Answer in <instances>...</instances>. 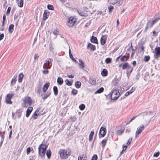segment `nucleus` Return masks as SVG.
Here are the masks:
<instances>
[{
	"mask_svg": "<svg viewBox=\"0 0 160 160\" xmlns=\"http://www.w3.org/2000/svg\"><path fill=\"white\" fill-rule=\"evenodd\" d=\"M59 153L61 158L66 159L71 154L70 150L68 149H61L59 150Z\"/></svg>",
	"mask_w": 160,
	"mask_h": 160,
	"instance_id": "f257e3e1",
	"label": "nucleus"
},
{
	"mask_svg": "<svg viewBox=\"0 0 160 160\" xmlns=\"http://www.w3.org/2000/svg\"><path fill=\"white\" fill-rule=\"evenodd\" d=\"M47 146L44 144H41L38 147V153L41 157H44L45 156L46 150Z\"/></svg>",
	"mask_w": 160,
	"mask_h": 160,
	"instance_id": "f03ea898",
	"label": "nucleus"
},
{
	"mask_svg": "<svg viewBox=\"0 0 160 160\" xmlns=\"http://www.w3.org/2000/svg\"><path fill=\"white\" fill-rule=\"evenodd\" d=\"M53 60L52 58H47V59L45 61L43 66V69H50L51 68V65H50V64L52 62Z\"/></svg>",
	"mask_w": 160,
	"mask_h": 160,
	"instance_id": "7ed1b4c3",
	"label": "nucleus"
},
{
	"mask_svg": "<svg viewBox=\"0 0 160 160\" xmlns=\"http://www.w3.org/2000/svg\"><path fill=\"white\" fill-rule=\"evenodd\" d=\"M159 19H160V17L158 18H157L153 21L149 20L148 21L145 27L144 30L146 32L148 28H151L153 25Z\"/></svg>",
	"mask_w": 160,
	"mask_h": 160,
	"instance_id": "20e7f679",
	"label": "nucleus"
},
{
	"mask_svg": "<svg viewBox=\"0 0 160 160\" xmlns=\"http://www.w3.org/2000/svg\"><path fill=\"white\" fill-rule=\"evenodd\" d=\"M32 100L29 97H26L23 100L22 106L24 107H27L31 105Z\"/></svg>",
	"mask_w": 160,
	"mask_h": 160,
	"instance_id": "39448f33",
	"label": "nucleus"
},
{
	"mask_svg": "<svg viewBox=\"0 0 160 160\" xmlns=\"http://www.w3.org/2000/svg\"><path fill=\"white\" fill-rule=\"evenodd\" d=\"M120 95L119 92L116 90H113L110 95L111 98L112 100H116L118 99Z\"/></svg>",
	"mask_w": 160,
	"mask_h": 160,
	"instance_id": "423d86ee",
	"label": "nucleus"
},
{
	"mask_svg": "<svg viewBox=\"0 0 160 160\" xmlns=\"http://www.w3.org/2000/svg\"><path fill=\"white\" fill-rule=\"evenodd\" d=\"M14 93H9L7 94L5 97V102L7 104H12V102L11 101V98L14 96Z\"/></svg>",
	"mask_w": 160,
	"mask_h": 160,
	"instance_id": "0eeeda50",
	"label": "nucleus"
},
{
	"mask_svg": "<svg viewBox=\"0 0 160 160\" xmlns=\"http://www.w3.org/2000/svg\"><path fill=\"white\" fill-rule=\"evenodd\" d=\"M145 127L143 125H141L137 128V130L135 132V138H136L141 133L142 131L144 130Z\"/></svg>",
	"mask_w": 160,
	"mask_h": 160,
	"instance_id": "6e6552de",
	"label": "nucleus"
},
{
	"mask_svg": "<svg viewBox=\"0 0 160 160\" xmlns=\"http://www.w3.org/2000/svg\"><path fill=\"white\" fill-rule=\"evenodd\" d=\"M76 18L72 17H70L68 21L67 25L69 27H72L76 22Z\"/></svg>",
	"mask_w": 160,
	"mask_h": 160,
	"instance_id": "1a4fd4ad",
	"label": "nucleus"
},
{
	"mask_svg": "<svg viewBox=\"0 0 160 160\" xmlns=\"http://www.w3.org/2000/svg\"><path fill=\"white\" fill-rule=\"evenodd\" d=\"M154 57L155 58L158 59L160 57V47H156L154 52Z\"/></svg>",
	"mask_w": 160,
	"mask_h": 160,
	"instance_id": "9d476101",
	"label": "nucleus"
},
{
	"mask_svg": "<svg viewBox=\"0 0 160 160\" xmlns=\"http://www.w3.org/2000/svg\"><path fill=\"white\" fill-rule=\"evenodd\" d=\"M40 110V108H38L35 112L34 113L32 117L34 119H37L38 117L41 115V113L39 112Z\"/></svg>",
	"mask_w": 160,
	"mask_h": 160,
	"instance_id": "9b49d317",
	"label": "nucleus"
},
{
	"mask_svg": "<svg viewBox=\"0 0 160 160\" xmlns=\"http://www.w3.org/2000/svg\"><path fill=\"white\" fill-rule=\"evenodd\" d=\"M106 133V129L105 128L102 127L101 128L99 132V134L101 135L102 137L105 136Z\"/></svg>",
	"mask_w": 160,
	"mask_h": 160,
	"instance_id": "f8f14e48",
	"label": "nucleus"
},
{
	"mask_svg": "<svg viewBox=\"0 0 160 160\" xmlns=\"http://www.w3.org/2000/svg\"><path fill=\"white\" fill-rule=\"evenodd\" d=\"M107 38V35H102L100 39V43L101 45H104L106 42V41Z\"/></svg>",
	"mask_w": 160,
	"mask_h": 160,
	"instance_id": "ddd939ff",
	"label": "nucleus"
},
{
	"mask_svg": "<svg viewBox=\"0 0 160 160\" xmlns=\"http://www.w3.org/2000/svg\"><path fill=\"white\" fill-rule=\"evenodd\" d=\"M135 90V88H134L132 87V89L130 90L129 91L127 92L125 94L124 96H123V97H122L121 98V99H124L125 98V97L128 96L130 94L132 93Z\"/></svg>",
	"mask_w": 160,
	"mask_h": 160,
	"instance_id": "4468645a",
	"label": "nucleus"
},
{
	"mask_svg": "<svg viewBox=\"0 0 160 160\" xmlns=\"http://www.w3.org/2000/svg\"><path fill=\"white\" fill-rule=\"evenodd\" d=\"M130 64L128 62H125L123 64H121L119 65V68L122 67V69L124 70L127 69Z\"/></svg>",
	"mask_w": 160,
	"mask_h": 160,
	"instance_id": "2eb2a0df",
	"label": "nucleus"
},
{
	"mask_svg": "<svg viewBox=\"0 0 160 160\" xmlns=\"http://www.w3.org/2000/svg\"><path fill=\"white\" fill-rule=\"evenodd\" d=\"M87 48L89 49L91 51H94L96 49V47L95 45L92 44L91 43H89L88 45Z\"/></svg>",
	"mask_w": 160,
	"mask_h": 160,
	"instance_id": "dca6fc26",
	"label": "nucleus"
},
{
	"mask_svg": "<svg viewBox=\"0 0 160 160\" xmlns=\"http://www.w3.org/2000/svg\"><path fill=\"white\" fill-rule=\"evenodd\" d=\"M32 109L33 108L31 107H30L28 108L26 111V115L27 117H28L29 116L30 114L32 112Z\"/></svg>",
	"mask_w": 160,
	"mask_h": 160,
	"instance_id": "f3484780",
	"label": "nucleus"
},
{
	"mask_svg": "<svg viewBox=\"0 0 160 160\" xmlns=\"http://www.w3.org/2000/svg\"><path fill=\"white\" fill-rule=\"evenodd\" d=\"M49 86L50 83L49 82H47L44 85L42 88L43 92H46Z\"/></svg>",
	"mask_w": 160,
	"mask_h": 160,
	"instance_id": "a211bd4d",
	"label": "nucleus"
},
{
	"mask_svg": "<svg viewBox=\"0 0 160 160\" xmlns=\"http://www.w3.org/2000/svg\"><path fill=\"white\" fill-rule=\"evenodd\" d=\"M127 69V75L130 74L132 72L133 69V68L131 67L130 65L128 66Z\"/></svg>",
	"mask_w": 160,
	"mask_h": 160,
	"instance_id": "6ab92c4d",
	"label": "nucleus"
},
{
	"mask_svg": "<svg viewBox=\"0 0 160 160\" xmlns=\"http://www.w3.org/2000/svg\"><path fill=\"white\" fill-rule=\"evenodd\" d=\"M78 13L79 14L82 16H86L88 15V14L87 12V11H78Z\"/></svg>",
	"mask_w": 160,
	"mask_h": 160,
	"instance_id": "aec40b11",
	"label": "nucleus"
},
{
	"mask_svg": "<svg viewBox=\"0 0 160 160\" xmlns=\"http://www.w3.org/2000/svg\"><path fill=\"white\" fill-rule=\"evenodd\" d=\"M16 1L18 6L20 8L22 7L23 4V0H16Z\"/></svg>",
	"mask_w": 160,
	"mask_h": 160,
	"instance_id": "412c9836",
	"label": "nucleus"
},
{
	"mask_svg": "<svg viewBox=\"0 0 160 160\" xmlns=\"http://www.w3.org/2000/svg\"><path fill=\"white\" fill-rule=\"evenodd\" d=\"M91 42L93 43H98V40L97 38L93 36H92L91 39Z\"/></svg>",
	"mask_w": 160,
	"mask_h": 160,
	"instance_id": "4be33fe9",
	"label": "nucleus"
},
{
	"mask_svg": "<svg viewBox=\"0 0 160 160\" xmlns=\"http://www.w3.org/2000/svg\"><path fill=\"white\" fill-rule=\"evenodd\" d=\"M51 93L50 92H48L47 93L44 95V96H43L42 94L41 95L42 96V98L43 100H45L48 97H49Z\"/></svg>",
	"mask_w": 160,
	"mask_h": 160,
	"instance_id": "5701e85b",
	"label": "nucleus"
},
{
	"mask_svg": "<svg viewBox=\"0 0 160 160\" xmlns=\"http://www.w3.org/2000/svg\"><path fill=\"white\" fill-rule=\"evenodd\" d=\"M17 77V75H15L13 77V78L12 79L11 82V85L12 86L14 85L16 83V78Z\"/></svg>",
	"mask_w": 160,
	"mask_h": 160,
	"instance_id": "b1692460",
	"label": "nucleus"
},
{
	"mask_svg": "<svg viewBox=\"0 0 160 160\" xmlns=\"http://www.w3.org/2000/svg\"><path fill=\"white\" fill-rule=\"evenodd\" d=\"M62 78L61 77H58L57 79V82L59 85H62L63 83Z\"/></svg>",
	"mask_w": 160,
	"mask_h": 160,
	"instance_id": "393cba45",
	"label": "nucleus"
},
{
	"mask_svg": "<svg viewBox=\"0 0 160 160\" xmlns=\"http://www.w3.org/2000/svg\"><path fill=\"white\" fill-rule=\"evenodd\" d=\"M14 25L12 24L10 25L9 27L8 31L10 33H11L13 31Z\"/></svg>",
	"mask_w": 160,
	"mask_h": 160,
	"instance_id": "a878e982",
	"label": "nucleus"
},
{
	"mask_svg": "<svg viewBox=\"0 0 160 160\" xmlns=\"http://www.w3.org/2000/svg\"><path fill=\"white\" fill-rule=\"evenodd\" d=\"M69 53L70 58L71 59H72V60H73V61H74L75 63H77V62L76 60L75 59V58H73L72 54L71 52V50L70 48L69 49Z\"/></svg>",
	"mask_w": 160,
	"mask_h": 160,
	"instance_id": "bb28decb",
	"label": "nucleus"
},
{
	"mask_svg": "<svg viewBox=\"0 0 160 160\" xmlns=\"http://www.w3.org/2000/svg\"><path fill=\"white\" fill-rule=\"evenodd\" d=\"M23 77V75L22 73H20L18 76V82L20 83L21 82L22 80V78Z\"/></svg>",
	"mask_w": 160,
	"mask_h": 160,
	"instance_id": "cd10ccee",
	"label": "nucleus"
},
{
	"mask_svg": "<svg viewBox=\"0 0 160 160\" xmlns=\"http://www.w3.org/2000/svg\"><path fill=\"white\" fill-rule=\"evenodd\" d=\"M79 61L80 62L79 64V65L80 66V68H81L82 69H83L85 67L84 63L83 62L82 60L81 59H79Z\"/></svg>",
	"mask_w": 160,
	"mask_h": 160,
	"instance_id": "c85d7f7f",
	"label": "nucleus"
},
{
	"mask_svg": "<svg viewBox=\"0 0 160 160\" xmlns=\"http://www.w3.org/2000/svg\"><path fill=\"white\" fill-rule=\"evenodd\" d=\"M104 88L102 87H101L96 92H95V94H96L97 93H100L103 92Z\"/></svg>",
	"mask_w": 160,
	"mask_h": 160,
	"instance_id": "c756f323",
	"label": "nucleus"
},
{
	"mask_svg": "<svg viewBox=\"0 0 160 160\" xmlns=\"http://www.w3.org/2000/svg\"><path fill=\"white\" fill-rule=\"evenodd\" d=\"M0 136L1 137V142H0V145L2 144L4 138V134L2 132H0Z\"/></svg>",
	"mask_w": 160,
	"mask_h": 160,
	"instance_id": "7c9ffc66",
	"label": "nucleus"
},
{
	"mask_svg": "<svg viewBox=\"0 0 160 160\" xmlns=\"http://www.w3.org/2000/svg\"><path fill=\"white\" fill-rule=\"evenodd\" d=\"M75 85L77 88H79L80 87L81 83L80 81H77L75 82Z\"/></svg>",
	"mask_w": 160,
	"mask_h": 160,
	"instance_id": "2f4dec72",
	"label": "nucleus"
},
{
	"mask_svg": "<svg viewBox=\"0 0 160 160\" xmlns=\"http://www.w3.org/2000/svg\"><path fill=\"white\" fill-rule=\"evenodd\" d=\"M48 13L47 12H46V11H45L44 12L43 14V20L44 21H45L48 18V16L47 15Z\"/></svg>",
	"mask_w": 160,
	"mask_h": 160,
	"instance_id": "473e14b6",
	"label": "nucleus"
},
{
	"mask_svg": "<svg viewBox=\"0 0 160 160\" xmlns=\"http://www.w3.org/2000/svg\"><path fill=\"white\" fill-rule=\"evenodd\" d=\"M53 90L54 91V94L55 96H57L58 94V89L56 86H54L53 88Z\"/></svg>",
	"mask_w": 160,
	"mask_h": 160,
	"instance_id": "72a5a7b5",
	"label": "nucleus"
},
{
	"mask_svg": "<svg viewBox=\"0 0 160 160\" xmlns=\"http://www.w3.org/2000/svg\"><path fill=\"white\" fill-rule=\"evenodd\" d=\"M94 134V132L93 131H92L90 132V133L89 135V141H91L92 140Z\"/></svg>",
	"mask_w": 160,
	"mask_h": 160,
	"instance_id": "f704fd0d",
	"label": "nucleus"
},
{
	"mask_svg": "<svg viewBox=\"0 0 160 160\" xmlns=\"http://www.w3.org/2000/svg\"><path fill=\"white\" fill-rule=\"evenodd\" d=\"M42 85L39 83L38 85V89L37 91V93H38L39 94H40V92H41V88L42 87Z\"/></svg>",
	"mask_w": 160,
	"mask_h": 160,
	"instance_id": "c9c22d12",
	"label": "nucleus"
},
{
	"mask_svg": "<svg viewBox=\"0 0 160 160\" xmlns=\"http://www.w3.org/2000/svg\"><path fill=\"white\" fill-rule=\"evenodd\" d=\"M107 71L105 69H103L101 72L102 75L103 76H106L107 75Z\"/></svg>",
	"mask_w": 160,
	"mask_h": 160,
	"instance_id": "e433bc0d",
	"label": "nucleus"
},
{
	"mask_svg": "<svg viewBox=\"0 0 160 160\" xmlns=\"http://www.w3.org/2000/svg\"><path fill=\"white\" fill-rule=\"evenodd\" d=\"M120 59L121 61L125 62L127 61L128 59L127 56L124 55L121 57Z\"/></svg>",
	"mask_w": 160,
	"mask_h": 160,
	"instance_id": "4c0bfd02",
	"label": "nucleus"
},
{
	"mask_svg": "<svg viewBox=\"0 0 160 160\" xmlns=\"http://www.w3.org/2000/svg\"><path fill=\"white\" fill-rule=\"evenodd\" d=\"M87 157L83 155L82 157L79 156L78 158V160H86Z\"/></svg>",
	"mask_w": 160,
	"mask_h": 160,
	"instance_id": "58836bf2",
	"label": "nucleus"
},
{
	"mask_svg": "<svg viewBox=\"0 0 160 160\" xmlns=\"http://www.w3.org/2000/svg\"><path fill=\"white\" fill-rule=\"evenodd\" d=\"M107 139H104L103 140L102 142V148H104L105 146L107 141Z\"/></svg>",
	"mask_w": 160,
	"mask_h": 160,
	"instance_id": "ea45409f",
	"label": "nucleus"
},
{
	"mask_svg": "<svg viewBox=\"0 0 160 160\" xmlns=\"http://www.w3.org/2000/svg\"><path fill=\"white\" fill-rule=\"evenodd\" d=\"M46 155L48 159L50 158L51 155V152L50 150H47L46 152Z\"/></svg>",
	"mask_w": 160,
	"mask_h": 160,
	"instance_id": "a19ab883",
	"label": "nucleus"
},
{
	"mask_svg": "<svg viewBox=\"0 0 160 160\" xmlns=\"http://www.w3.org/2000/svg\"><path fill=\"white\" fill-rule=\"evenodd\" d=\"M119 82V80L118 79H114L112 81V84L114 86H116L118 83Z\"/></svg>",
	"mask_w": 160,
	"mask_h": 160,
	"instance_id": "79ce46f5",
	"label": "nucleus"
},
{
	"mask_svg": "<svg viewBox=\"0 0 160 160\" xmlns=\"http://www.w3.org/2000/svg\"><path fill=\"white\" fill-rule=\"evenodd\" d=\"M85 108V106L83 104H82L79 106V108L80 110H84Z\"/></svg>",
	"mask_w": 160,
	"mask_h": 160,
	"instance_id": "37998d69",
	"label": "nucleus"
},
{
	"mask_svg": "<svg viewBox=\"0 0 160 160\" xmlns=\"http://www.w3.org/2000/svg\"><path fill=\"white\" fill-rule=\"evenodd\" d=\"M65 82L67 85L68 86H71L72 84V83L68 79H67L65 81Z\"/></svg>",
	"mask_w": 160,
	"mask_h": 160,
	"instance_id": "c03bdc74",
	"label": "nucleus"
},
{
	"mask_svg": "<svg viewBox=\"0 0 160 160\" xmlns=\"http://www.w3.org/2000/svg\"><path fill=\"white\" fill-rule=\"evenodd\" d=\"M127 148V146H126L125 145H122V151L120 152L121 154H122L123 153V151H125L126 149Z\"/></svg>",
	"mask_w": 160,
	"mask_h": 160,
	"instance_id": "a18cd8bd",
	"label": "nucleus"
},
{
	"mask_svg": "<svg viewBox=\"0 0 160 160\" xmlns=\"http://www.w3.org/2000/svg\"><path fill=\"white\" fill-rule=\"evenodd\" d=\"M150 59V57L149 56H146L144 58V61L145 62H148Z\"/></svg>",
	"mask_w": 160,
	"mask_h": 160,
	"instance_id": "49530a36",
	"label": "nucleus"
},
{
	"mask_svg": "<svg viewBox=\"0 0 160 160\" xmlns=\"http://www.w3.org/2000/svg\"><path fill=\"white\" fill-rule=\"evenodd\" d=\"M48 8V9L51 10H53L54 8L52 5L48 4L47 6Z\"/></svg>",
	"mask_w": 160,
	"mask_h": 160,
	"instance_id": "de8ad7c7",
	"label": "nucleus"
},
{
	"mask_svg": "<svg viewBox=\"0 0 160 160\" xmlns=\"http://www.w3.org/2000/svg\"><path fill=\"white\" fill-rule=\"evenodd\" d=\"M123 132V130H120L118 131L117 134L118 135H120L122 134Z\"/></svg>",
	"mask_w": 160,
	"mask_h": 160,
	"instance_id": "09e8293b",
	"label": "nucleus"
},
{
	"mask_svg": "<svg viewBox=\"0 0 160 160\" xmlns=\"http://www.w3.org/2000/svg\"><path fill=\"white\" fill-rule=\"evenodd\" d=\"M78 91L76 89H73L72 91V95H75L77 94Z\"/></svg>",
	"mask_w": 160,
	"mask_h": 160,
	"instance_id": "8fccbe9b",
	"label": "nucleus"
},
{
	"mask_svg": "<svg viewBox=\"0 0 160 160\" xmlns=\"http://www.w3.org/2000/svg\"><path fill=\"white\" fill-rule=\"evenodd\" d=\"M108 9L109 10V12L111 13L112 12V10L114 8L113 6L110 5L108 7Z\"/></svg>",
	"mask_w": 160,
	"mask_h": 160,
	"instance_id": "3c124183",
	"label": "nucleus"
},
{
	"mask_svg": "<svg viewBox=\"0 0 160 160\" xmlns=\"http://www.w3.org/2000/svg\"><path fill=\"white\" fill-rule=\"evenodd\" d=\"M132 138H129V139H128V142H127V143H126V145H127L126 146H128L130 144L131 142L132 141Z\"/></svg>",
	"mask_w": 160,
	"mask_h": 160,
	"instance_id": "603ef678",
	"label": "nucleus"
},
{
	"mask_svg": "<svg viewBox=\"0 0 160 160\" xmlns=\"http://www.w3.org/2000/svg\"><path fill=\"white\" fill-rule=\"evenodd\" d=\"M6 18V16L4 14L3 16V20L2 22V25L4 26V22H5Z\"/></svg>",
	"mask_w": 160,
	"mask_h": 160,
	"instance_id": "864d4df0",
	"label": "nucleus"
},
{
	"mask_svg": "<svg viewBox=\"0 0 160 160\" xmlns=\"http://www.w3.org/2000/svg\"><path fill=\"white\" fill-rule=\"evenodd\" d=\"M111 61V59L110 58H107L105 60V62L107 64L110 63Z\"/></svg>",
	"mask_w": 160,
	"mask_h": 160,
	"instance_id": "5fc2aeb1",
	"label": "nucleus"
},
{
	"mask_svg": "<svg viewBox=\"0 0 160 160\" xmlns=\"http://www.w3.org/2000/svg\"><path fill=\"white\" fill-rule=\"evenodd\" d=\"M11 11L10 7H8V8L6 12V14L7 15H8L10 14Z\"/></svg>",
	"mask_w": 160,
	"mask_h": 160,
	"instance_id": "6e6d98bb",
	"label": "nucleus"
},
{
	"mask_svg": "<svg viewBox=\"0 0 160 160\" xmlns=\"http://www.w3.org/2000/svg\"><path fill=\"white\" fill-rule=\"evenodd\" d=\"M98 158L97 155L96 154H94L92 156L91 160H97Z\"/></svg>",
	"mask_w": 160,
	"mask_h": 160,
	"instance_id": "4d7b16f0",
	"label": "nucleus"
},
{
	"mask_svg": "<svg viewBox=\"0 0 160 160\" xmlns=\"http://www.w3.org/2000/svg\"><path fill=\"white\" fill-rule=\"evenodd\" d=\"M138 115L135 116H133L132 118L131 119V120L128 121V123H129L130 122H131L133 120H134L137 116H139L140 114Z\"/></svg>",
	"mask_w": 160,
	"mask_h": 160,
	"instance_id": "13d9d810",
	"label": "nucleus"
},
{
	"mask_svg": "<svg viewBox=\"0 0 160 160\" xmlns=\"http://www.w3.org/2000/svg\"><path fill=\"white\" fill-rule=\"evenodd\" d=\"M53 33L54 35H57L58 34V30L56 29V30H54V31L53 32Z\"/></svg>",
	"mask_w": 160,
	"mask_h": 160,
	"instance_id": "bf43d9fd",
	"label": "nucleus"
},
{
	"mask_svg": "<svg viewBox=\"0 0 160 160\" xmlns=\"http://www.w3.org/2000/svg\"><path fill=\"white\" fill-rule=\"evenodd\" d=\"M49 72V71L48 70H44L42 71V73L44 74H47Z\"/></svg>",
	"mask_w": 160,
	"mask_h": 160,
	"instance_id": "052dcab7",
	"label": "nucleus"
},
{
	"mask_svg": "<svg viewBox=\"0 0 160 160\" xmlns=\"http://www.w3.org/2000/svg\"><path fill=\"white\" fill-rule=\"evenodd\" d=\"M159 154H160V153H159V152H155L154 153L153 156L154 157H157L159 155Z\"/></svg>",
	"mask_w": 160,
	"mask_h": 160,
	"instance_id": "680f3d73",
	"label": "nucleus"
},
{
	"mask_svg": "<svg viewBox=\"0 0 160 160\" xmlns=\"http://www.w3.org/2000/svg\"><path fill=\"white\" fill-rule=\"evenodd\" d=\"M31 151V149L30 147L27 148V154H28L30 153Z\"/></svg>",
	"mask_w": 160,
	"mask_h": 160,
	"instance_id": "e2e57ef3",
	"label": "nucleus"
},
{
	"mask_svg": "<svg viewBox=\"0 0 160 160\" xmlns=\"http://www.w3.org/2000/svg\"><path fill=\"white\" fill-rule=\"evenodd\" d=\"M4 37L3 34H2L0 35V41L1 40L3 39Z\"/></svg>",
	"mask_w": 160,
	"mask_h": 160,
	"instance_id": "0e129e2a",
	"label": "nucleus"
},
{
	"mask_svg": "<svg viewBox=\"0 0 160 160\" xmlns=\"http://www.w3.org/2000/svg\"><path fill=\"white\" fill-rule=\"evenodd\" d=\"M39 58V56L37 54H35L34 55V59L37 60Z\"/></svg>",
	"mask_w": 160,
	"mask_h": 160,
	"instance_id": "69168bd1",
	"label": "nucleus"
},
{
	"mask_svg": "<svg viewBox=\"0 0 160 160\" xmlns=\"http://www.w3.org/2000/svg\"><path fill=\"white\" fill-rule=\"evenodd\" d=\"M67 76L69 78H74V75L72 74L71 75H68Z\"/></svg>",
	"mask_w": 160,
	"mask_h": 160,
	"instance_id": "338daca9",
	"label": "nucleus"
},
{
	"mask_svg": "<svg viewBox=\"0 0 160 160\" xmlns=\"http://www.w3.org/2000/svg\"><path fill=\"white\" fill-rule=\"evenodd\" d=\"M132 65L133 66H135L136 65V62L135 61H134L132 62Z\"/></svg>",
	"mask_w": 160,
	"mask_h": 160,
	"instance_id": "774afa93",
	"label": "nucleus"
}]
</instances>
